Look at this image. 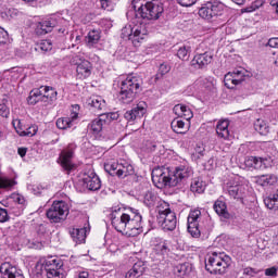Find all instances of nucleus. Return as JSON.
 Listing matches in <instances>:
<instances>
[{
  "mask_svg": "<svg viewBox=\"0 0 278 278\" xmlns=\"http://www.w3.org/2000/svg\"><path fill=\"white\" fill-rule=\"evenodd\" d=\"M18 136H27L28 138H31V136H36L38 134V126L33 125L24 130L20 129Z\"/></svg>",
  "mask_w": 278,
  "mask_h": 278,
  "instance_id": "nucleus-39",
  "label": "nucleus"
},
{
  "mask_svg": "<svg viewBox=\"0 0 278 278\" xmlns=\"http://www.w3.org/2000/svg\"><path fill=\"white\" fill-rule=\"evenodd\" d=\"M41 103H47V105H53L58 101V91L53 87L41 86Z\"/></svg>",
  "mask_w": 278,
  "mask_h": 278,
  "instance_id": "nucleus-14",
  "label": "nucleus"
},
{
  "mask_svg": "<svg viewBox=\"0 0 278 278\" xmlns=\"http://www.w3.org/2000/svg\"><path fill=\"white\" fill-rule=\"evenodd\" d=\"M109 121H118V113H109Z\"/></svg>",
  "mask_w": 278,
  "mask_h": 278,
  "instance_id": "nucleus-62",
  "label": "nucleus"
},
{
  "mask_svg": "<svg viewBox=\"0 0 278 278\" xmlns=\"http://www.w3.org/2000/svg\"><path fill=\"white\" fill-rule=\"evenodd\" d=\"M173 112L176 114V116L185 118V121H190L194 116L192 110H190V108H188L186 104H176Z\"/></svg>",
  "mask_w": 278,
  "mask_h": 278,
  "instance_id": "nucleus-21",
  "label": "nucleus"
},
{
  "mask_svg": "<svg viewBox=\"0 0 278 278\" xmlns=\"http://www.w3.org/2000/svg\"><path fill=\"white\" fill-rule=\"evenodd\" d=\"M244 79L242 78H236L231 73H228L224 77V84L226 88H229L230 90H233L236 86L243 83Z\"/></svg>",
  "mask_w": 278,
  "mask_h": 278,
  "instance_id": "nucleus-30",
  "label": "nucleus"
},
{
  "mask_svg": "<svg viewBox=\"0 0 278 278\" xmlns=\"http://www.w3.org/2000/svg\"><path fill=\"white\" fill-rule=\"evenodd\" d=\"M255 184L257 186H277L278 184V176L275 174H266V175H261V176H255L254 177Z\"/></svg>",
  "mask_w": 278,
  "mask_h": 278,
  "instance_id": "nucleus-19",
  "label": "nucleus"
},
{
  "mask_svg": "<svg viewBox=\"0 0 278 278\" xmlns=\"http://www.w3.org/2000/svg\"><path fill=\"white\" fill-rule=\"evenodd\" d=\"M273 157L270 156H250L245 161V165L249 168H255V170H266V168H273Z\"/></svg>",
  "mask_w": 278,
  "mask_h": 278,
  "instance_id": "nucleus-9",
  "label": "nucleus"
},
{
  "mask_svg": "<svg viewBox=\"0 0 278 278\" xmlns=\"http://www.w3.org/2000/svg\"><path fill=\"white\" fill-rule=\"evenodd\" d=\"M70 236L76 244H81L83 242H86V228H71Z\"/></svg>",
  "mask_w": 278,
  "mask_h": 278,
  "instance_id": "nucleus-26",
  "label": "nucleus"
},
{
  "mask_svg": "<svg viewBox=\"0 0 278 278\" xmlns=\"http://www.w3.org/2000/svg\"><path fill=\"white\" fill-rule=\"evenodd\" d=\"M14 184L16 182H14L13 180L0 177V188H12Z\"/></svg>",
  "mask_w": 278,
  "mask_h": 278,
  "instance_id": "nucleus-46",
  "label": "nucleus"
},
{
  "mask_svg": "<svg viewBox=\"0 0 278 278\" xmlns=\"http://www.w3.org/2000/svg\"><path fill=\"white\" fill-rule=\"evenodd\" d=\"M142 77L138 74H130L124 81H122V87L126 88V90L130 92H135V94H138L139 92H142Z\"/></svg>",
  "mask_w": 278,
  "mask_h": 278,
  "instance_id": "nucleus-11",
  "label": "nucleus"
},
{
  "mask_svg": "<svg viewBox=\"0 0 278 278\" xmlns=\"http://www.w3.org/2000/svg\"><path fill=\"white\" fill-rule=\"evenodd\" d=\"M102 10H108V12H111L112 10V1L110 0H100Z\"/></svg>",
  "mask_w": 278,
  "mask_h": 278,
  "instance_id": "nucleus-49",
  "label": "nucleus"
},
{
  "mask_svg": "<svg viewBox=\"0 0 278 278\" xmlns=\"http://www.w3.org/2000/svg\"><path fill=\"white\" fill-rule=\"evenodd\" d=\"M79 42H81V36H76L75 38V43H72V49H74V47H77V45H79Z\"/></svg>",
  "mask_w": 278,
  "mask_h": 278,
  "instance_id": "nucleus-64",
  "label": "nucleus"
},
{
  "mask_svg": "<svg viewBox=\"0 0 278 278\" xmlns=\"http://www.w3.org/2000/svg\"><path fill=\"white\" fill-rule=\"evenodd\" d=\"M134 165L129 163L119 164V168L117 170V177H128V175H134Z\"/></svg>",
  "mask_w": 278,
  "mask_h": 278,
  "instance_id": "nucleus-35",
  "label": "nucleus"
},
{
  "mask_svg": "<svg viewBox=\"0 0 278 278\" xmlns=\"http://www.w3.org/2000/svg\"><path fill=\"white\" fill-rule=\"evenodd\" d=\"M260 5H262V1H256L250 8H247L245 11L255 12V10H257V8H260Z\"/></svg>",
  "mask_w": 278,
  "mask_h": 278,
  "instance_id": "nucleus-56",
  "label": "nucleus"
},
{
  "mask_svg": "<svg viewBox=\"0 0 278 278\" xmlns=\"http://www.w3.org/2000/svg\"><path fill=\"white\" fill-rule=\"evenodd\" d=\"M201 218V212L199 210L191 211L188 216V231L192 238H199L201 236V226L199 219Z\"/></svg>",
  "mask_w": 278,
  "mask_h": 278,
  "instance_id": "nucleus-12",
  "label": "nucleus"
},
{
  "mask_svg": "<svg viewBox=\"0 0 278 278\" xmlns=\"http://www.w3.org/2000/svg\"><path fill=\"white\" fill-rule=\"evenodd\" d=\"M244 73H247L244 70H236L233 71L232 75L235 77H244Z\"/></svg>",
  "mask_w": 278,
  "mask_h": 278,
  "instance_id": "nucleus-58",
  "label": "nucleus"
},
{
  "mask_svg": "<svg viewBox=\"0 0 278 278\" xmlns=\"http://www.w3.org/2000/svg\"><path fill=\"white\" fill-rule=\"evenodd\" d=\"M13 127L16 130V132L18 134V131H25V129L23 128V124H21V119H14L13 121Z\"/></svg>",
  "mask_w": 278,
  "mask_h": 278,
  "instance_id": "nucleus-51",
  "label": "nucleus"
},
{
  "mask_svg": "<svg viewBox=\"0 0 278 278\" xmlns=\"http://www.w3.org/2000/svg\"><path fill=\"white\" fill-rule=\"evenodd\" d=\"M121 168V164L116 162L105 163L104 164V170L105 173H109L112 177H118V169Z\"/></svg>",
  "mask_w": 278,
  "mask_h": 278,
  "instance_id": "nucleus-37",
  "label": "nucleus"
},
{
  "mask_svg": "<svg viewBox=\"0 0 278 278\" xmlns=\"http://www.w3.org/2000/svg\"><path fill=\"white\" fill-rule=\"evenodd\" d=\"M216 134L218 138L227 140V138H229V121H219L216 126Z\"/></svg>",
  "mask_w": 278,
  "mask_h": 278,
  "instance_id": "nucleus-27",
  "label": "nucleus"
},
{
  "mask_svg": "<svg viewBox=\"0 0 278 278\" xmlns=\"http://www.w3.org/2000/svg\"><path fill=\"white\" fill-rule=\"evenodd\" d=\"M17 153L21 157H25L27 155V148H18Z\"/></svg>",
  "mask_w": 278,
  "mask_h": 278,
  "instance_id": "nucleus-60",
  "label": "nucleus"
},
{
  "mask_svg": "<svg viewBox=\"0 0 278 278\" xmlns=\"http://www.w3.org/2000/svg\"><path fill=\"white\" fill-rule=\"evenodd\" d=\"M111 223L116 231L126 236H139L142 229V215L136 208H129L128 213H121V207H113Z\"/></svg>",
  "mask_w": 278,
  "mask_h": 278,
  "instance_id": "nucleus-2",
  "label": "nucleus"
},
{
  "mask_svg": "<svg viewBox=\"0 0 278 278\" xmlns=\"http://www.w3.org/2000/svg\"><path fill=\"white\" fill-rule=\"evenodd\" d=\"M225 188L229 197H231V199H236L237 201L244 203V198L247 197V194H249V190L247 189V186L233 185L231 182H227Z\"/></svg>",
  "mask_w": 278,
  "mask_h": 278,
  "instance_id": "nucleus-13",
  "label": "nucleus"
},
{
  "mask_svg": "<svg viewBox=\"0 0 278 278\" xmlns=\"http://www.w3.org/2000/svg\"><path fill=\"white\" fill-rule=\"evenodd\" d=\"M136 97H138V93L134 91H128L125 87H121V91L118 94V99L121 103H124L125 105H129V103H134L136 101Z\"/></svg>",
  "mask_w": 278,
  "mask_h": 278,
  "instance_id": "nucleus-22",
  "label": "nucleus"
},
{
  "mask_svg": "<svg viewBox=\"0 0 278 278\" xmlns=\"http://www.w3.org/2000/svg\"><path fill=\"white\" fill-rule=\"evenodd\" d=\"M5 36H8V31H5L3 28H0V45L4 42Z\"/></svg>",
  "mask_w": 278,
  "mask_h": 278,
  "instance_id": "nucleus-59",
  "label": "nucleus"
},
{
  "mask_svg": "<svg viewBox=\"0 0 278 278\" xmlns=\"http://www.w3.org/2000/svg\"><path fill=\"white\" fill-rule=\"evenodd\" d=\"M103 125L104 124L99 118H96L91 122L90 129L93 131V134H99L103 130Z\"/></svg>",
  "mask_w": 278,
  "mask_h": 278,
  "instance_id": "nucleus-42",
  "label": "nucleus"
},
{
  "mask_svg": "<svg viewBox=\"0 0 278 278\" xmlns=\"http://www.w3.org/2000/svg\"><path fill=\"white\" fill-rule=\"evenodd\" d=\"M73 150L67 149L63 150L59 157L62 168H64V170L67 173H71V170L75 168V164H73Z\"/></svg>",
  "mask_w": 278,
  "mask_h": 278,
  "instance_id": "nucleus-17",
  "label": "nucleus"
},
{
  "mask_svg": "<svg viewBox=\"0 0 278 278\" xmlns=\"http://www.w3.org/2000/svg\"><path fill=\"white\" fill-rule=\"evenodd\" d=\"M170 127L175 134H186L190 129V125H186V122L179 118H175L170 123Z\"/></svg>",
  "mask_w": 278,
  "mask_h": 278,
  "instance_id": "nucleus-28",
  "label": "nucleus"
},
{
  "mask_svg": "<svg viewBox=\"0 0 278 278\" xmlns=\"http://www.w3.org/2000/svg\"><path fill=\"white\" fill-rule=\"evenodd\" d=\"M39 101H42V90L39 89H33L30 91V96L27 99V102L29 105H36V103H39Z\"/></svg>",
  "mask_w": 278,
  "mask_h": 278,
  "instance_id": "nucleus-36",
  "label": "nucleus"
},
{
  "mask_svg": "<svg viewBox=\"0 0 278 278\" xmlns=\"http://www.w3.org/2000/svg\"><path fill=\"white\" fill-rule=\"evenodd\" d=\"M213 210L218 214V216H222V218H226L227 220L231 218V214L227 211V203L223 202V200L215 201Z\"/></svg>",
  "mask_w": 278,
  "mask_h": 278,
  "instance_id": "nucleus-24",
  "label": "nucleus"
},
{
  "mask_svg": "<svg viewBox=\"0 0 278 278\" xmlns=\"http://www.w3.org/2000/svg\"><path fill=\"white\" fill-rule=\"evenodd\" d=\"M88 47H94L101 40V31L93 29L90 30L86 37Z\"/></svg>",
  "mask_w": 278,
  "mask_h": 278,
  "instance_id": "nucleus-34",
  "label": "nucleus"
},
{
  "mask_svg": "<svg viewBox=\"0 0 278 278\" xmlns=\"http://www.w3.org/2000/svg\"><path fill=\"white\" fill-rule=\"evenodd\" d=\"M53 27H55V24L51 21H43L37 24L35 31L37 36H45L46 34L51 33Z\"/></svg>",
  "mask_w": 278,
  "mask_h": 278,
  "instance_id": "nucleus-25",
  "label": "nucleus"
},
{
  "mask_svg": "<svg viewBox=\"0 0 278 278\" xmlns=\"http://www.w3.org/2000/svg\"><path fill=\"white\" fill-rule=\"evenodd\" d=\"M266 277H277V267H270L265 269Z\"/></svg>",
  "mask_w": 278,
  "mask_h": 278,
  "instance_id": "nucleus-50",
  "label": "nucleus"
},
{
  "mask_svg": "<svg viewBox=\"0 0 278 278\" xmlns=\"http://www.w3.org/2000/svg\"><path fill=\"white\" fill-rule=\"evenodd\" d=\"M38 49L40 51H51L53 49V46L51 43V40H42L39 45H38Z\"/></svg>",
  "mask_w": 278,
  "mask_h": 278,
  "instance_id": "nucleus-43",
  "label": "nucleus"
},
{
  "mask_svg": "<svg viewBox=\"0 0 278 278\" xmlns=\"http://www.w3.org/2000/svg\"><path fill=\"white\" fill-rule=\"evenodd\" d=\"M132 8L136 17L147 18V21H157L164 14V5L155 0H132Z\"/></svg>",
  "mask_w": 278,
  "mask_h": 278,
  "instance_id": "nucleus-3",
  "label": "nucleus"
},
{
  "mask_svg": "<svg viewBox=\"0 0 278 278\" xmlns=\"http://www.w3.org/2000/svg\"><path fill=\"white\" fill-rule=\"evenodd\" d=\"M212 60L213 56L207 52L195 54L191 60V66L198 70L205 68L208 64H212Z\"/></svg>",
  "mask_w": 278,
  "mask_h": 278,
  "instance_id": "nucleus-16",
  "label": "nucleus"
},
{
  "mask_svg": "<svg viewBox=\"0 0 278 278\" xmlns=\"http://www.w3.org/2000/svg\"><path fill=\"white\" fill-rule=\"evenodd\" d=\"M98 119L106 125V123H110V115L109 113H102L99 115Z\"/></svg>",
  "mask_w": 278,
  "mask_h": 278,
  "instance_id": "nucleus-53",
  "label": "nucleus"
},
{
  "mask_svg": "<svg viewBox=\"0 0 278 278\" xmlns=\"http://www.w3.org/2000/svg\"><path fill=\"white\" fill-rule=\"evenodd\" d=\"M87 105L92 108L93 112H102L105 110V100L99 96H93L87 100Z\"/></svg>",
  "mask_w": 278,
  "mask_h": 278,
  "instance_id": "nucleus-23",
  "label": "nucleus"
},
{
  "mask_svg": "<svg viewBox=\"0 0 278 278\" xmlns=\"http://www.w3.org/2000/svg\"><path fill=\"white\" fill-rule=\"evenodd\" d=\"M161 253H166V251H168V245L166 244V242H163L159 245Z\"/></svg>",
  "mask_w": 278,
  "mask_h": 278,
  "instance_id": "nucleus-61",
  "label": "nucleus"
},
{
  "mask_svg": "<svg viewBox=\"0 0 278 278\" xmlns=\"http://www.w3.org/2000/svg\"><path fill=\"white\" fill-rule=\"evenodd\" d=\"M147 114V103L146 102H139L136 108L131 109L130 111H127L124 114V118L126 121H136V118H142Z\"/></svg>",
  "mask_w": 278,
  "mask_h": 278,
  "instance_id": "nucleus-15",
  "label": "nucleus"
},
{
  "mask_svg": "<svg viewBox=\"0 0 278 278\" xmlns=\"http://www.w3.org/2000/svg\"><path fill=\"white\" fill-rule=\"evenodd\" d=\"M267 47H270L271 49H278V38H270L267 42Z\"/></svg>",
  "mask_w": 278,
  "mask_h": 278,
  "instance_id": "nucleus-52",
  "label": "nucleus"
},
{
  "mask_svg": "<svg viewBox=\"0 0 278 278\" xmlns=\"http://www.w3.org/2000/svg\"><path fill=\"white\" fill-rule=\"evenodd\" d=\"M229 266H231V257L216 252L205 261V269L211 275H225Z\"/></svg>",
  "mask_w": 278,
  "mask_h": 278,
  "instance_id": "nucleus-4",
  "label": "nucleus"
},
{
  "mask_svg": "<svg viewBox=\"0 0 278 278\" xmlns=\"http://www.w3.org/2000/svg\"><path fill=\"white\" fill-rule=\"evenodd\" d=\"M157 223L165 231H175L177 228V215L166 206V208L159 206Z\"/></svg>",
  "mask_w": 278,
  "mask_h": 278,
  "instance_id": "nucleus-6",
  "label": "nucleus"
},
{
  "mask_svg": "<svg viewBox=\"0 0 278 278\" xmlns=\"http://www.w3.org/2000/svg\"><path fill=\"white\" fill-rule=\"evenodd\" d=\"M182 8H190L197 3V0H177Z\"/></svg>",
  "mask_w": 278,
  "mask_h": 278,
  "instance_id": "nucleus-48",
  "label": "nucleus"
},
{
  "mask_svg": "<svg viewBox=\"0 0 278 278\" xmlns=\"http://www.w3.org/2000/svg\"><path fill=\"white\" fill-rule=\"evenodd\" d=\"M144 270H147V265L142 261H138L137 263L134 264L132 268L129 269L125 278H139L144 275Z\"/></svg>",
  "mask_w": 278,
  "mask_h": 278,
  "instance_id": "nucleus-20",
  "label": "nucleus"
},
{
  "mask_svg": "<svg viewBox=\"0 0 278 278\" xmlns=\"http://www.w3.org/2000/svg\"><path fill=\"white\" fill-rule=\"evenodd\" d=\"M83 181L86 188H88V190L94 191L101 188V179L92 170L88 172V175H85V177L83 178Z\"/></svg>",
  "mask_w": 278,
  "mask_h": 278,
  "instance_id": "nucleus-18",
  "label": "nucleus"
},
{
  "mask_svg": "<svg viewBox=\"0 0 278 278\" xmlns=\"http://www.w3.org/2000/svg\"><path fill=\"white\" fill-rule=\"evenodd\" d=\"M191 192L195 194H203L205 192V182L201 178H194L191 182Z\"/></svg>",
  "mask_w": 278,
  "mask_h": 278,
  "instance_id": "nucleus-33",
  "label": "nucleus"
},
{
  "mask_svg": "<svg viewBox=\"0 0 278 278\" xmlns=\"http://www.w3.org/2000/svg\"><path fill=\"white\" fill-rule=\"evenodd\" d=\"M78 278H90V274L88 271H80Z\"/></svg>",
  "mask_w": 278,
  "mask_h": 278,
  "instance_id": "nucleus-63",
  "label": "nucleus"
},
{
  "mask_svg": "<svg viewBox=\"0 0 278 278\" xmlns=\"http://www.w3.org/2000/svg\"><path fill=\"white\" fill-rule=\"evenodd\" d=\"M46 273L48 278H64V274H62V269H52Z\"/></svg>",
  "mask_w": 278,
  "mask_h": 278,
  "instance_id": "nucleus-44",
  "label": "nucleus"
},
{
  "mask_svg": "<svg viewBox=\"0 0 278 278\" xmlns=\"http://www.w3.org/2000/svg\"><path fill=\"white\" fill-rule=\"evenodd\" d=\"M72 63L77 66L76 73L79 79H86L92 74V63H90V61L81 59L79 55H75L72 59Z\"/></svg>",
  "mask_w": 278,
  "mask_h": 278,
  "instance_id": "nucleus-10",
  "label": "nucleus"
},
{
  "mask_svg": "<svg viewBox=\"0 0 278 278\" xmlns=\"http://www.w3.org/2000/svg\"><path fill=\"white\" fill-rule=\"evenodd\" d=\"M77 113H72L71 117H61L56 121L58 129H68L73 127V121H77Z\"/></svg>",
  "mask_w": 278,
  "mask_h": 278,
  "instance_id": "nucleus-29",
  "label": "nucleus"
},
{
  "mask_svg": "<svg viewBox=\"0 0 278 278\" xmlns=\"http://www.w3.org/2000/svg\"><path fill=\"white\" fill-rule=\"evenodd\" d=\"M5 220H8V211L0 208V223H5Z\"/></svg>",
  "mask_w": 278,
  "mask_h": 278,
  "instance_id": "nucleus-55",
  "label": "nucleus"
},
{
  "mask_svg": "<svg viewBox=\"0 0 278 278\" xmlns=\"http://www.w3.org/2000/svg\"><path fill=\"white\" fill-rule=\"evenodd\" d=\"M155 199H157V198L155 197V193H153V191H148V192H146V194H144L143 203H144L146 205H148V207H151L152 205H154Z\"/></svg>",
  "mask_w": 278,
  "mask_h": 278,
  "instance_id": "nucleus-40",
  "label": "nucleus"
},
{
  "mask_svg": "<svg viewBox=\"0 0 278 278\" xmlns=\"http://www.w3.org/2000/svg\"><path fill=\"white\" fill-rule=\"evenodd\" d=\"M0 116H2V118H8L10 116V109L5 103L0 104Z\"/></svg>",
  "mask_w": 278,
  "mask_h": 278,
  "instance_id": "nucleus-47",
  "label": "nucleus"
},
{
  "mask_svg": "<svg viewBox=\"0 0 278 278\" xmlns=\"http://www.w3.org/2000/svg\"><path fill=\"white\" fill-rule=\"evenodd\" d=\"M192 167L179 165L174 170L170 167H156L152 170V181L156 188H176L184 185L193 175Z\"/></svg>",
  "mask_w": 278,
  "mask_h": 278,
  "instance_id": "nucleus-1",
  "label": "nucleus"
},
{
  "mask_svg": "<svg viewBox=\"0 0 278 278\" xmlns=\"http://www.w3.org/2000/svg\"><path fill=\"white\" fill-rule=\"evenodd\" d=\"M170 73V66H168L167 64H161L159 67V72L155 75V81L162 79V77L166 74Z\"/></svg>",
  "mask_w": 278,
  "mask_h": 278,
  "instance_id": "nucleus-41",
  "label": "nucleus"
},
{
  "mask_svg": "<svg viewBox=\"0 0 278 278\" xmlns=\"http://www.w3.org/2000/svg\"><path fill=\"white\" fill-rule=\"evenodd\" d=\"M42 268L46 271L62 270V264H60V261L55 258H48L43 262Z\"/></svg>",
  "mask_w": 278,
  "mask_h": 278,
  "instance_id": "nucleus-31",
  "label": "nucleus"
},
{
  "mask_svg": "<svg viewBox=\"0 0 278 278\" xmlns=\"http://www.w3.org/2000/svg\"><path fill=\"white\" fill-rule=\"evenodd\" d=\"M190 46H182L177 51V56L179 60H182L184 62H188L190 60Z\"/></svg>",
  "mask_w": 278,
  "mask_h": 278,
  "instance_id": "nucleus-38",
  "label": "nucleus"
},
{
  "mask_svg": "<svg viewBox=\"0 0 278 278\" xmlns=\"http://www.w3.org/2000/svg\"><path fill=\"white\" fill-rule=\"evenodd\" d=\"M68 216V204L64 201L53 202L51 207L47 211V217L51 223H62Z\"/></svg>",
  "mask_w": 278,
  "mask_h": 278,
  "instance_id": "nucleus-7",
  "label": "nucleus"
},
{
  "mask_svg": "<svg viewBox=\"0 0 278 278\" xmlns=\"http://www.w3.org/2000/svg\"><path fill=\"white\" fill-rule=\"evenodd\" d=\"M174 270L176 275H178L179 277H184V275L188 273V266H186V264L177 265Z\"/></svg>",
  "mask_w": 278,
  "mask_h": 278,
  "instance_id": "nucleus-45",
  "label": "nucleus"
},
{
  "mask_svg": "<svg viewBox=\"0 0 278 278\" xmlns=\"http://www.w3.org/2000/svg\"><path fill=\"white\" fill-rule=\"evenodd\" d=\"M13 199L15 203H18V205H23L25 203V198L21 194H13Z\"/></svg>",
  "mask_w": 278,
  "mask_h": 278,
  "instance_id": "nucleus-57",
  "label": "nucleus"
},
{
  "mask_svg": "<svg viewBox=\"0 0 278 278\" xmlns=\"http://www.w3.org/2000/svg\"><path fill=\"white\" fill-rule=\"evenodd\" d=\"M147 34H149L147 24L140 21H138V24H135L134 26L127 25L122 29V38L124 40H131L134 47H139L140 42L144 40Z\"/></svg>",
  "mask_w": 278,
  "mask_h": 278,
  "instance_id": "nucleus-5",
  "label": "nucleus"
},
{
  "mask_svg": "<svg viewBox=\"0 0 278 278\" xmlns=\"http://www.w3.org/2000/svg\"><path fill=\"white\" fill-rule=\"evenodd\" d=\"M225 10V4L220 1L206 2L200 10L199 15L205 21H212L216 16H222Z\"/></svg>",
  "mask_w": 278,
  "mask_h": 278,
  "instance_id": "nucleus-8",
  "label": "nucleus"
},
{
  "mask_svg": "<svg viewBox=\"0 0 278 278\" xmlns=\"http://www.w3.org/2000/svg\"><path fill=\"white\" fill-rule=\"evenodd\" d=\"M254 129L257 131L261 136H266L269 131L268 124L266 121L258 118L254 122Z\"/></svg>",
  "mask_w": 278,
  "mask_h": 278,
  "instance_id": "nucleus-32",
  "label": "nucleus"
},
{
  "mask_svg": "<svg viewBox=\"0 0 278 278\" xmlns=\"http://www.w3.org/2000/svg\"><path fill=\"white\" fill-rule=\"evenodd\" d=\"M243 275H247L248 277H254L257 275V271H255L252 267H247L243 269Z\"/></svg>",
  "mask_w": 278,
  "mask_h": 278,
  "instance_id": "nucleus-54",
  "label": "nucleus"
}]
</instances>
